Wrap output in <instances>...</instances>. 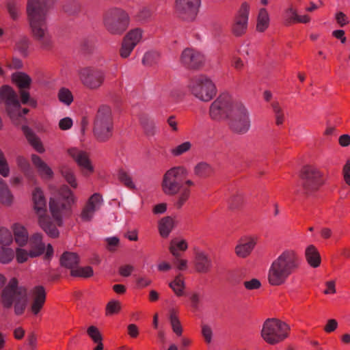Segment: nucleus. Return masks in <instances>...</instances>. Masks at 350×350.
<instances>
[{
  "instance_id": "1",
  "label": "nucleus",
  "mask_w": 350,
  "mask_h": 350,
  "mask_svg": "<svg viewBox=\"0 0 350 350\" xmlns=\"http://www.w3.org/2000/svg\"><path fill=\"white\" fill-rule=\"evenodd\" d=\"M50 8V0L27 1V13L33 36L44 50H49L53 46L52 38L46 27Z\"/></svg>"
},
{
  "instance_id": "2",
  "label": "nucleus",
  "mask_w": 350,
  "mask_h": 350,
  "mask_svg": "<svg viewBox=\"0 0 350 350\" xmlns=\"http://www.w3.org/2000/svg\"><path fill=\"white\" fill-rule=\"evenodd\" d=\"M188 172L185 167L176 166L168 170L163 175L161 188L167 196H176L175 207L180 209L189 200L191 194L189 187L194 185L191 180H185Z\"/></svg>"
},
{
  "instance_id": "3",
  "label": "nucleus",
  "mask_w": 350,
  "mask_h": 350,
  "mask_svg": "<svg viewBox=\"0 0 350 350\" xmlns=\"http://www.w3.org/2000/svg\"><path fill=\"white\" fill-rule=\"evenodd\" d=\"M301 263V258L295 250H284L271 264L268 271L269 284L272 286L284 284L299 269Z\"/></svg>"
},
{
  "instance_id": "4",
  "label": "nucleus",
  "mask_w": 350,
  "mask_h": 350,
  "mask_svg": "<svg viewBox=\"0 0 350 350\" xmlns=\"http://www.w3.org/2000/svg\"><path fill=\"white\" fill-rule=\"evenodd\" d=\"M1 302L3 306L7 309L13 306L14 313L16 315H21L27 304L26 288L19 286L16 278H12L1 292Z\"/></svg>"
},
{
  "instance_id": "5",
  "label": "nucleus",
  "mask_w": 350,
  "mask_h": 350,
  "mask_svg": "<svg viewBox=\"0 0 350 350\" xmlns=\"http://www.w3.org/2000/svg\"><path fill=\"white\" fill-rule=\"evenodd\" d=\"M130 22L129 13L120 7H111L103 13V26L111 35H122L129 28Z\"/></svg>"
},
{
  "instance_id": "6",
  "label": "nucleus",
  "mask_w": 350,
  "mask_h": 350,
  "mask_svg": "<svg viewBox=\"0 0 350 350\" xmlns=\"http://www.w3.org/2000/svg\"><path fill=\"white\" fill-rule=\"evenodd\" d=\"M32 199L33 208L38 215L40 226L49 237L52 238L57 237L59 231L46 214V201L43 192L40 188H35L32 193Z\"/></svg>"
},
{
  "instance_id": "7",
  "label": "nucleus",
  "mask_w": 350,
  "mask_h": 350,
  "mask_svg": "<svg viewBox=\"0 0 350 350\" xmlns=\"http://www.w3.org/2000/svg\"><path fill=\"white\" fill-rule=\"evenodd\" d=\"M113 123L111 108L107 105H101L96 113L94 122V135L96 139L103 142L111 136Z\"/></svg>"
},
{
  "instance_id": "8",
  "label": "nucleus",
  "mask_w": 350,
  "mask_h": 350,
  "mask_svg": "<svg viewBox=\"0 0 350 350\" xmlns=\"http://www.w3.org/2000/svg\"><path fill=\"white\" fill-rule=\"evenodd\" d=\"M75 201V198L66 185L62 186L58 191V198H51L49 208L51 214L58 226L62 225V217L66 213L72 204Z\"/></svg>"
},
{
  "instance_id": "9",
  "label": "nucleus",
  "mask_w": 350,
  "mask_h": 350,
  "mask_svg": "<svg viewBox=\"0 0 350 350\" xmlns=\"http://www.w3.org/2000/svg\"><path fill=\"white\" fill-rule=\"evenodd\" d=\"M290 327L277 319H267L262 325V338L270 345H275L288 337Z\"/></svg>"
},
{
  "instance_id": "10",
  "label": "nucleus",
  "mask_w": 350,
  "mask_h": 350,
  "mask_svg": "<svg viewBox=\"0 0 350 350\" xmlns=\"http://www.w3.org/2000/svg\"><path fill=\"white\" fill-rule=\"evenodd\" d=\"M188 88L191 94L203 102L210 101L216 95V87L212 80L203 75L193 77Z\"/></svg>"
},
{
  "instance_id": "11",
  "label": "nucleus",
  "mask_w": 350,
  "mask_h": 350,
  "mask_svg": "<svg viewBox=\"0 0 350 350\" xmlns=\"http://www.w3.org/2000/svg\"><path fill=\"white\" fill-rule=\"evenodd\" d=\"M239 103L234 100L230 94H221L211 103L209 107V116L215 121L228 120L235 105Z\"/></svg>"
},
{
  "instance_id": "12",
  "label": "nucleus",
  "mask_w": 350,
  "mask_h": 350,
  "mask_svg": "<svg viewBox=\"0 0 350 350\" xmlns=\"http://www.w3.org/2000/svg\"><path fill=\"white\" fill-rule=\"evenodd\" d=\"M79 81L88 90L99 89L105 80V72L103 70L93 66L81 67L77 70Z\"/></svg>"
},
{
  "instance_id": "13",
  "label": "nucleus",
  "mask_w": 350,
  "mask_h": 350,
  "mask_svg": "<svg viewBox=\"0 0 350 350\" xmlns=\"http://www.w3.org/2000/svg\"><path fill=\"white\" fill-rule=\"evenodd\" d=\"M234 107L228 118V126L233 133L244 135L251 127L250 113L241 103H237Z\"/></svg>"
},
{
  "instance_id": "14",
  "label": "nucleus",
  "mask_w": 350,
  "mask_h": 350,
  "mask_svg": "<svg viewBox=\"0 0 350 350\" xmlns=\"http://www.w3.org/2000/svg\"><path fill=\"white\" fill-rule=\"evenodd\" d=\"M300 177L304 191L306 194L317 191L324 183L323 174L312 165L304 166L301 171Z\"/></svg>"
},
{
  "instance_id": "15",
  "label": "nucleus",
  "mask_w": 350,
  "mask_h": 350,
  "mask_svg": "<svg viewBox=\"0 0 350 350\" xmlns=\"http://www.w3.org/2000/svg\"><path fill=\"white\" fill-rule=\"evenodd\" d=\"M201 0H176L175 10L183 21H193L199 10Z\"/></svg>"
},
{
  "instance_id": "16",
  "label": "nucleus",
  "mask_w": 350,
  "mask_h": 350,
  "mask_svg": "<svg viewBox=\"0 0 350 350\" xmlns=\"http://www.w3.org/2000/svg\"><path fill=\"white\" fill-rule=\"evenodd\" d=\"M250 14V5L247 3L243 2L237 14L234 15L231 24V31L237 37L244 35L248 27Z\"/></svg>"
},
{
  "instance_id": "17",
  "label": "nucleus",
  "mask_w": 350,
  "mask_h": 350,
  "mask_svg": "<svg viewBox=\"0 0 350 350\" xmlns=\"http://www.w3.org/2000/svg\"><path fill=\"white\" fill-rule=\"evenodd\" d=\"M301 0L289 2L288 7L284 10V16L286 25L293 23H308L310 21V17L308 14L300 15L298 14V6L301 4Z\"/></svg>"
},
{
  "instance_id": "18",
  "label": "nucleus",
  "mask_w": 350,
  "mask_h": 350,
  "mask_svg": "<svg viewBox=\"0 0 350 350\" xmlns=\"http://www.w3.org/2000/svg\"><path fill=\"white\" fill-rule=\"evenodd\" d=\"M181 63L190 69H198L204 63V55L193 49H185L180 56Z\"/></svg>"
},
{
  "instance_id": "19",
  "label": "nucleus",
  "mask_w": 350,
  "mask_h": 350,
  "mask_svg": "<svg viewBox=\"0 0 350 350\" xmlns=\"http://www.w3.org/2000/svg\"><path fill=\"white\" fill-rule=\"evenodd\" d=\"M68 153L81 167L84 174H88L93 172V166L85 151L77 148H70L68 150Z\"/></svg>"
},
{
  "instance_id": "20",
  "label": "nucleus",
  "mask_w": 350,
  "mask_h": 350,
  "mask_svg": "<svg viewBox=\"0 0 350 350\" xmlns=\"http://www.w3.org/2000/svg\"><path fill=\"white\" fill-rule=\"evenodd\" d=\"M31 304V311L35 315L38 314L42 308L46 301V292L42 286H36L29 293Z\"/></svg>"
},
{
  "instance_id": "21",
  "label": "nucleus",
  "mask_w": 350,
  "mask_h": 350,
  "mask_svg": "<svg viewBox=\"0 0 350 350\" xmlns=\"http://www.w3.org/2000/svg\"><path fill=\"white\" fill-rule=\"evenodd\" d=\"M103 202L102 196L98 193H94L88 200L81 213V218L84 221H90Z\"/></svg>"
},
{
  "instance_id": "22",
  "label": "nucleus",
  "mask_w": 350,
  "mask_h": 350,
  "mask_svg": "<svg viewBox=\"0 0 350 350\" xmlns=\"http://www.w3.org/2000/svg\"><path fill=\"white\" fill-rule=\"evenodd\" d=\"M0 98L8 107H13L16 109L21 108V103L16 92L9 85H3L0 88Z\"/></svg>"
},
{
  "instance_id": "23",
  "label": "nucleus",
  "mask_w": 350,
  "mask_h": 350,
  "mask_svg": "<svg viewBox=\"0 0 350 350\" xmlns=\"http://www.w3.org/2000/svg\"><path fill=\"white\" fill-rule=\"evenodd\" d=\"M213 262L210 256L204 252H197L195 255L194 267L199 273H206L211 271Z\"/></svg>"
},
{
  "instance_id": "24",
  "label": "nucleus",
  "mask_w": 350,
  "mask_h": 350,
  "mask_svg": "<svg viewBox=\"0 0 350 350\" xmlns=\"http://www.w3.org/2000/svg\"><path fill=\"white\" fill-rule=\"evenodd\" d=\"M30 246V258H36L42 255L46 245L42 241V234L38 232L32 234L29 239Z\"/></svg>"
},
{
  "instance_id": "25",
  "label": "nucleus",
  "mask_w": 350,
  "mask_h": 350,
  "mask_svg": "<svg viewBox=\"0 0 350 350\" xmlns=\"http://www.w3.org/2000/svg\"><path fill=\"white\" fill-rule=\"evenodd\" d=\"M33 164L37 168L40 176L44 179H50L53 177V172L48 165L36 154L31 155Z\"/></svg>"
},
{
  "instance_id": "26",
  "label": "nucleus",
  "mask_w": 350,
  "mask_h": 350,
  "mask_svg": "<svg viewBox=\"0 0 350 350\" xmlns=\"http://www.w3.org/2000/svg\"><path fill=\"white\" fill-rule=\"evenodd\" d=\"M256 241L252 238L242 240L235 247L236 254L241 258H245L250 254L256 245Z\"/></svg>"
},
{
  "instance_id": "27",
  "label": "nucleus",
  "mask_w": 350,
  "mask_h": 350,
  "mask_svg": "<svg viewBox=\"0 0 350 350\" xmlns=\"http://www.w3.org/2000/svg\"><path fill=\"white\" fill-rule=\"evenodd\" d=\"M14 202V196L6 182L0 177V203L10 206Z\"/></svg>"
},
{
  "instance_id": "28",
  "label": "nucleus",
  "mask_w": 350,
  "mask_h": 350,
  "mask_svg": "<svg viewBox=\"0 0 350 350\" xmlns=\"http://www.w3.org/2000/svg\"><path fill=\"white\" fill-rule=\"evenodd\" d=\"M22 131L25 135L29 143L40 153L44 151V149L38 139V137L34 134L32 130L27 126L23 125L22 126Z\"/></svg>"
},
{
  "instance_id": "29",
  "label": "nucleus",
  "mask_w": 350,
  "mask_h": 350,
  "mask_svg": "<svg viewBox=\"0 0 350 350\" xmlns=\"http://www.w3.org/2000/svg\"><path fill=\"white\" fill-rule=\"evenodd\" d=\"M13 232L15 241L19 246L25 245L29 241L28 232L24 226L16 224L13 226Z\"/></svg>"
},
{
  "instance_id": "30",
  "label": "nucleus",
  "mask_w": 350,
  "mask_h": 350,
  "mask_svg": "<svg viewBox=\"0 0 350 350\" xmlns=\"http://www.w3.org/2000/svg\"><path fill=\"white\" fill-rule=\"evenodd\" d=\"M308 264L312 267H318L321 264V256L317 249L312 245H309L305 252Z\"/></svg>"
},
{
  "instance_id": "31",
  "label": "nucleus",
  "mask_w": 350,
  "mask_h": 350,
  "mask_svg": "<svg viewBox=\"0 0 350 350\" xmlns=\"http://www.w3.org/2000/svg\"><path fill=\"white\" fill-rule=\"evenodd\" d=\"M174 227V220L170 216L163 217L159 222V231L162 237H167Z\"/></svg>"
},
{
  "instance_id": "32",
  "label": "nucleus",
  "mask_w": 350,
  "mask_h": 350,
  "mask_svg": "<svg viewBox=\"0 0 350 350\" xmlns=\"http://www.w3.org/2000/svg\"><path fill=\"white\" fill-rule=\"evenodd\" d=\"M79 256L72 252H64L60 258L62 266L70 269L71 271L79 264Z\"/></svg>"
},
{
  "instance_id": "33",
  "label": "nucleus",
  "mask_w": 350,
  "mask_h": 350,
  "mask_svg": "<svg viewBox=\"0 0 350 350\" xmlns=\"http://www.w3.org/2000/svg\"><path fill=\"white\" fill-rule=\"evenodd\" d=\"M12 81L21 90L28 89L31 83V77L25 72H17L12 75Z\"/></svg>"
},
{
  "instance_id": "34",
  "label": "nucleus",
  "mask_w": 350,
  "mask_h": 350,
  "mask_svg": "<svg viewBox=\"0 0 350 350\" xmlns=\"http://www.w3.org/2000/svg\"><path fill=\"white\" fill-rule=\"evenodd\" d=\"M64 11L70 16H77L83 10V5L79 0H69L63 7Z\"/></svg>"
},
{
  "instance_id": "35",
  "label": "nucleus",
  "mask_w": 350,
  "mask_h": 350,
  "mask_svg": "<svg viewBox=\"0 0 350 350\" xmlns=\"http://www.w3.org/2000/svg\"><path fill=\"white\" fill-rule=\"evenodd\" d=\"M213 167L212 166L204 161L199 162L194 167L193 172L194 174L201 178H208L213 173Z\"/></svg>"
},
{
  "instance_id": "36",
  "label": "nucleus",
  "mask_w": 350,
  "mask_h": 350,
  "mask_svg": "<svg viewBox=\"0 0 350 350\" xmlns=\"http://www.w3.org/2000/svg\"><path fill=\"white\" fill-rule=\"evenodd\" d=\"M30 40L27 36H21L16 40L15 50L21 55L26 57L29 53Z\"/></svg>"
},
{
  "instance_id": "37",
  "label": "nucleus",
  "mask_w": 350,
  "mask_h": 350,
  "mask_svg": "<svg viewBox=\"0 0 350 350\" xmlns=\"http://www.w3.org/2000/svg\"><path fill=\"white\" fill-rule=\"evenodd\" d=\"M269 16L265 8H260L259 10L256 30L259 32L265 31L269 27Z\"/></svg>"
},
{
  "instance_id": "38",
  "label": "nucleus",
  "mask_w": 350,
  "mask_h": 350,
  "mask_svg": "<svg viewBox=\"0 0 350 350\" xmlns=\"http://www.w3.org/2000/svg\"><path fill=\"white\" fill-rule=\"evenodd\" d=\"M143 31L140 28H135L126 33L123 40L135 47L142 39Z\"/></svg>"
},
{
  "instance_id": "39",
  "label": "nucleus",
  "mask_w": 350,
  "mask_h": 350,
  "mask_svg": "<svg viewBox=\"0 0 350 350\" xmlns=\"http://www.w3.org/2000/svg\"><path fill=\"white\" fill-rule=\"evenodd\" d=\"M7 10L13 20H16L21 13L22 4L19 2L12 1L8 3Z\"/></svg>"
},
{
  "instance_id": "40",
  "label": "nucleus",
  "mask_w": 350,
  "mask_h": 350,
  "mask_svg": "<svg viewBox=\"0 0 350 350\" xmlns=\"http://www.w3.org/2000/svg\"><path fill=\"white\" fill-rule=\"evenodd\" d=\"M169 286L176 295L181 296L183 294L185 282L180 275H177L174 280L169 284Z\"/></svg>"
},
{
  "instance_id": "41",
  "label": "nucleus",
  "mask_w": 350,
  "mask_h": 350,
  "mask_svg": "<svg viewBox=\"0 0 350 350\" xmlns=\"http://www.w3.org/2000/svg\"><path fill=\"white\" fill-rule=\"evenodd\" d=\"M169 319L174 332L178 336H180L183 332L182 327L176 315V312L174 309L170 311Z\"/></svg>"
},
{
  "instance_id": "42",
  "label": "nucleus",
  "mask_w": 350,
  "mask_h": 350,
  "mask_svg": "<svg viewBox=\"0 0 350 350\" xmlns=\"http://www.w3.org/2000/svg\"><path fill=\"white\" fill-rule=\"evenodd\" d=\"M15 253L11 248L0 246V262L8 264L14 258Z\"/></svg>"
},
{
  "instance_id": "43",
  "label": "nucleus",
  "mask_w": 350,
  "mask_h": 350,
  "mask_svg": "<svg viewBox=\"0 0 350 350\" xmlns=\"http://www.w3.org/2000/svg\"><path fill=\"white\" fill-rule=\"evenodd\" d=\"M62 175L66 180V181L73 188L77 187V183L76 180V178L74 174V172L72 169L68 167H64L62 170Z\"/></svg>"
},
{
  "instance_id": "44",
  "label": "nucleus",
  "mask_w": 350,
  "mask_h": 350,
  "mask_svg": "<svg viewBox=\"0 0 350 350\" xmlns=\"http://www.w3.org/2000/svg\"><path fill=\"white\" fill-rule=\"evenodd\" d=\"M57 96L59 101L67 106L70 105L73 101V95L68 88H60Z\"/></svg>"
},
{
  "instance_id": "45",
  "label": "nucleus",
  "mask_w": 350,
  "mask_h": 350,
  "mask_svg": "<svg viewBox=\"0 0 350 350\" xmlns=\"http://www.w3.org/2000/svg\"><path fill=\"white\" fill-rule=\"evenodd\" d=\"M141 124L142 126L144 127L145 132L148 135H152L154 134L155 132V124L154 121L146 117L143 116L141 118Z\"/></svg>"
},
{
  "instance_id": "46",
  "label": "nucleus",
  "mask_w": 350,
  "mask_h": 350,
  "mask_svg": "<svg viewBox=\"0 0 350 350\" xmlns=\"http://www.w3.org/2000/svg\"><path fill=\"white\" fill-rule=\"evenodd\" d=\"M159 54L156 51L146 53L142 59V64L146 66H150L156 64L159 59Z\"/></svg>"
},
{
  "instance_id": "47",
  "label": "nucleus",
  "mask_w": 350,
  "mask_h": 350,
  "mask_svg": "<svg viewBox=\"0 0 350 350\" xmlns=\"http://www.w3.org/2000/svg\"><path fill=\"white\" fill-rule=\"evenodd\" d=\"M72 276L89 278L93 275V269L91 267L75 268L71 271Z\"/></svg>"
},
{
  "instance_id": "48",
  "label": "nucleus",
  "mask_w": 350,
  "mask_h": 350,
  "mask_svg": "<svg viewBox=\"0 0 350 350\" xmlns=\"http://www.w3.org/2000/svg\"><path fill=\"white\" fill-rule=\"evenodd\" d=\"M10 170L8 162L5 157L3 152L0 149V174L3 177H8Z\"/></svg>"
},
{
  "instance_id": "49",
  "label": "nucleus",
  "mask_w": 350,
  "mask_h": 350,
  "mask_svg": "<svg viewBox=\"0 0 350 350\" xmlns=\"http://www.w3.org/2000/svg\"><path fill=\"white\" fill-rule=\"evenodd\" d=\"M191 148V144L189 142H185L173 148L171 150V153L175 156L178 157L183 154L184 153L188 152Z\"/></svg>"
},
{
  "instance_id": "50",
  "label": "nucleus",
  "mask_w": 350,
  "mask_h": 350,
  "mask_svg": "<svg viewBox=\"0 0 350 350\" xmlns=\"http://www.w3.org/2000/svg\"><path fill=\"white\" fill-rule=\"evenodd\" d=\"M271 107L275 114V123L277 125H281L284 122V113L278 102H273L271 103Z\"/></svg>"
},
{
  "instance_id": "51",
  "label": "nucleus",
  "mask_w": 350,
  "mask_h": 350,
  "mask_svg": "<svg viewBox=\"0 0 350 350\" xmlns=\"http://www.w3.org/2000/svg\"><path fill=\"white\" fill-rule=\"evenodd\" d=\"M243 202V197L241 193L234 194L228 201V206L230 210L238 209Z\"/></svg>"
},
{
  "instance_id": "52",
  "label": "nucleus",
  "mask_w": 350,
  "mask_h": 350,
  "mask_svg": "<svg viewBox=\"0 0 350 350\" xmlns=\"http://www.w3.org/2000/svg\"><path fill=\"white\" fill-rule=\"evenodd\" d=\"M118 178L128 188H135V185L132 181L131 177L126 172L120 170L118 173Z\"/></svg>"
},
{
  "instance_id": "53",
  "label": "nucleus",
  "mask_w": 350,
  "mask_h": 350,
  "mask_svg": "<svg viewBox=\"0 0 350 350\" xmlns=\"http://www.w3.org/2000/svg\"><path fill=\"white\" fill-rule=\"evenodd\" d=\"M12 241L11 232L5 228H0V243L3 245H9Z\"/></svg>"
},
{
  "instance_id": "54",
  "label": "nucleus",
  "mask_w": 350,
  "mask_h": 350,
  "mask_svg": "<svg viewBox=\"0 0 350 350\" xmlns=\"http://www.w3.org/2000/svg\"><path fill=\"white\" fill-rule=\"evenodd\" d=\"M134 48V46L123 40L120 49V55L122 58H127L131 55Z\"/></svg>"
},
{
  "instance_id": "55",
  "label": "nucleus",
  "mask_w": 350,
  "mask_h": 350,
  "mask_svg": "<svg viewBox=\"0 0 350 350\" xmlns=\"http://www.w3.org/2000/svg\"><path fill=\"white\" fill-rule=\"evenodd\" d=\"M87 333L95 343L102 341V336L96 327L94 325L89 327Z\"/></svg>"
},
{
  "instance_id": "56",
  "label": "nucleus",
  "mask_w": 350,
  "mask_h": 350,
  "mask_svg": "<svg viewBox=\"0 0 350 350\" xmlns=\"http://www.w3.org/2000/svg\"><path fill=\"white\" fill-rule=\"evenodd\" d=\"M20 95L21 103L24 105L29 104L32 107H36L37 105V103L35 100L30 98L29 93L27 92L25 90H20Z\"/></svg>"
},
{
  "instance_id": "57",
  "label": "nucleus",
  "mask_w": 350,
  "mask_h": 350,
  "mask_svg": "<svg viewBox=\"0 0 350 350\" xmlns=\"http://www.w3.org/2000/svg\"><path fill=\"white\" fill-rule=\"evenodd\" d=\"M16 163L18 167L25 173L28 174L30 171V165L27 159L23 156H18L16 157Z\"/></svg>"
},
{
  "instance_id": "58",
  "label": "nucleus",
  "mask_w": 350,
  "mask_h": 350,
  "mask_svg": "<svg viewBox=\"0 0 350 350\" xmlns=\"http://www.w3.org/2000/svg\"><path fill=\"white\" fill-rule=\"evenodd\" d=\"M120 310V304L118 301L112 300L106 306V314L107 315L117 313Z\"/></svg>"
},
{
  "instance_id": "59",
  "label": "nucleus",
  "mask_w": 350,
  "mask_h": 350,
  "mask_svg": "<svg viewBox=\"0 0 350 350\" xmlns=\"http://www.w3.org/2000/svg\"><path fill=\"white\" fill-rule=\"evenodd\" d=\"M16 257L18 262L23 263L30 258V251L27 252L24 249L18 248L16 251Z\"/></svg>"
},
{
  "instance_id": "60",
  "label": "nucleus",
  "mask_w": 350,
  "mask_h": 350,
  "mask_svg": "<svg viewBox=\"0 0 350 350\" xmlns=\"http://www.w3.org/2000/svg\"><path fill=\"white\" fill-rule=\"evenodd\" d=\"M107 242V248L111 252L116 250V248L118 246L120 240L116 237H108L105 239Z\"/></svg>"
},
{
  "instance_id": "61",
  "label": "nucleus",
  "mask_w": 350,
  "mask_h": 350,
  "mask_svg": "<svg viewBox=\"0 0 350 350\" xmlns=\"http://www.w3.org/2000/svg\"><path fill=\"white\" fill-rule=\"evenodd\" d=\"M202 334L207 343H210L211 342L213 332L211 327L209 325H202Z\"/></svg>"
},
{
  "instance_id": "62",
  "label": "nucleus",
  "mask_w": 350,
  "mask_h": 350,
  "mask_svg": "<svg viewBox=\"0 0 350 350\" xmlns=\"http://www.w3.org/2000/svg\"><path fill=\"white\" fill-rule=\"evenodd\" d=\"M243 285L247 290H255L260 287V282L256 278H253L249 281H245Z\"/></svg>"
},
{
  "instance_id": "63",
  "label": "nucleus",
  "mask_w": 350,
  "mask_h": 350,
  "mask_svg": "<svg viewBox=\"0 0 350 350\" xmlns=\"http://www.w3.org/2000/svg\"><path fill=\"white\" fill-rule=\"evenodd\" d=\"M73 124L72 120L69 117L61 119L59 122V127L61 130L66 131L70 129Z\"/></svg>"
},
{
  "instance_id": "64",
  "label": "nucleus",
  "mask_w": 350,
  "mask_h": 350,
  "mask_svg": "<svg viewBox=\"0 0 350 350\" xmlns=\"http://www.w3.org/2000/svg\"><path fill=\"white\" fill-rule=\"evenodd\" d=\"M342 174L345 183L350 185V160H348L343 167Z\"/></svg>"
}]
</instances>
